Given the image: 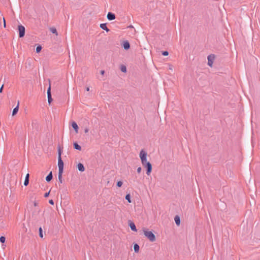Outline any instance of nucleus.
I'll list each match as a JSON object with an SVG mask.
<instances>
[{"label":"nucleus","mask_w":260,"mask_h":260,"mask_svg":"<svg viewBox=\"0 0 260 260\" xmlns=\"http://www.w3.org/2000/svg\"><path fill=\"white\" fill-rule=\"evenodd\" d=\"M215 59V56L213 54L209 55L208 56V64L212 67L214 60Z\"/></svg>","instance_id":"nucleus-5"},{"label":"nucleus","mask_w":260,"mask_h":260,"mask_svg":"<svg viewBox=\"0 0 260 260\" xmlns=\"http://www.w3.org/2000/svg\"><path fill=\"white\" fill-rule=\"evenodd\" d=\"M141 170H142V169H141V167H139V168H137V172H138V173H141Z\"/></svg>","instance_id":"nucleus-28"},{"label":"nucleus","mask_w":260,"mask_h":260,"mask_svg":"<svg viewBox=\"0 0 260 260\" xmlns=\"http://www.w3.org/2000/svg\"><path fill=\"white\" fill-rule=\"evenodd\" d=\"M169 54V52L167 51H164V56H167Z\"/></svg>","instance_id":"nucleus-29"},{"label":"nucleus","mask_w":260,"mask_h":260,"mask_svg":"<svg viewBox=\"0 0 260 260\" xmlns=\"http://www.w3.org/2000/svg\"><path fill=\"white\" fill-rule=\"evenodd\" d=\"M121 71L125 73L126 72V67L125 66H121L120 67Z\"/></svg>","instance_id":"nucleus-20"},{"label":"nucleus","mask_w":260,"mask_h":260,"mask_svg":"<svg viewBox=\"0 0 260 260\" xmlns=\"http://www.w3.org/2000/svg\"><path fill=\"white\" fill-rule=\"evenodd\" d=\"M61 178H62V176H61V177L60 178L59 177V176L58 175V178L60 180V182H61Z\"/></svg>","instance_id":"nucleus-37"},{"label":"nucleus","mask_w":260,"mask_h":260,"mask_svg":"<svg viewBox=\"0 0 260 260\" xmlns=\"http://www.w3.org/2000/svg\"><path fill=\"white\" fill-rule=\"evenodd\" d=\"M39 235H40V237L41 238H43V233H42V229L41 228H39Z\"/></svg>","instance_id":"nucleus-25"},{"label":"nucleus","mask_w":260,"mask_h":260,"mask_svg":"<svg viewBox=\"0 0 260 260\" xmlns=\"http://www.w3.org/2000/svg\"><path fill=\"white\" fill-rule=\"evenodd\" d=\"M58 166L59 169V176L60 178L62 174L63 170V162L61 160V158H58Z\"/></svg>","instance_id":"nucleus-3"},{"label":"nucleus","mask_w":260,"mask_h":260,"mask_svg":"<svg viewBox=\"0 0 260 260\" xmlns=\"http://www.w3.org/2000/svg\"><path fill=\"white\" fill-rule=\"evenodd\" d=\"M18 29L19 31V37L22 38L24 37L25 35V27L22 25H19L18 26Z\"/></svg>","instance_id":"nucleus-4"},{"label":"nucleus","mask_w":260,"mask_h":260,"mask_svg":"<svg viewBox=\"0 0 260 260\" xmlns=\"http://www.w3.org/2000/svg\"><path fill=\"white\" fill-rule=\"evenodd\" d=\"M3 87H4V85H2V86L0 88V93H2L3 92Z\"/></svg>","instance_id":"nucleus-32"},{"label":"nucleus","mask_w":260,"mask_h":260,"mask_svg":"<svg viewBox=\"0 0 260 260\" xmlns=\"http://www.w3.org/2000/svg\"><path fill=\"white\" fill-rule=\"evenodd\" d=\"M77 169H78V170L79 171H81V172H84L85 170V168H84L83 165L81 163H79L77 165Z\"/></svg>","instance_id":"nucleus-10"},{"label":"nucleus","mask_w":260,"mask_h":260,"mask_svg":"<svg viewBox=\"0 0 260 260\" xmlns=\"http://www.w3.org/2000/svg\"><path fill=\"white\" fill-rule=\"evenodd\" d=\"M122 184H123V183H122V181H118V182H117V186L118 187H121V186H122Z\"/></svg>","instance_id":"nucleus-26"},{"label":"nucleus","mask_w":260,"mask_h":260,"mask_svg":"<svg viewBox=\"0 0 260 260\" xmlns=\"http://www.w3.org/2000/svg\"><path fill=\"white\" fill-rule=\"evenodd\" d=\"M49 192H50L49 191L48 192H46V193H45V194H44V197H45V198L49 196Z\"/></svg>","instance_id":"nucleus-34"},{"label":"nucleus","mask_w":260,"mask_h":260,"mask_svg":"<svg viewBox=\"0 0 260 260\" xmlns=\"http://www.w3.org/2000/svg\"><path fill=\"white\" fill-rule=\"evenodd\" d=\"M123 47L126 50L128 49L130 47L129 43L127 41L125 42L123 44Z\"/></svg>","instance_id":"nucleus-15"},{"label":"nucleus","mask_w":260,"mask_h":260,"mask_svg":"<svg viewBox=\"0 0 260 260\" xmlns=\"http://www.w3.org/2000/svg\"><path fill=\"white\" fill-rule=\"evenodd\" d=\"M168 67H169V70H171L172 71H173V66L171 64H168Z\"/></svg>","instance_id":"nucleus-27"},{"label":"nucleus","mask_w":260,"mask_h":260,"mask_svg":"<svg viewBox=\"0 0 260 260\" xmlns=\"http://www.w3.org/2000/svg\"><path fill=\"white\" fill-rule=\"evenodd\" d=\"M139 157L143 166L147 168V174L149 175L152 171V165L151 163L147 160V153L144 150L142 149L140 152Z\"/></svg>","instance_id":"nucleus-1"},{"label":"nucleus","mask_w":260,"mask_h":260,"mask_svg":"<svg viewBox=\"0 0 260 260\" xmlns=\"http://www.w3.org/2000/svg\"><path fill=\"white\" fill-rule=\"evenodd\" d=\"M50 31L53 34H56V36L57 35V30H56V28H55L54 27L51 28H50Z\"/></svg>","instance_id":"nucleus-22"},{"label":"nucleus","mask_w":260,"mask_h":260,"mask_svg":"<svg viewBox=\"0 0 260 260\" xmlns=\"http://www.w3.org/2000/svg\"><path fill=\"white\" fill-rule=\"evenodd\" d=\"M61 149L60 147L58 148V158H61Z\"/></svg>","instance_id":"nucleus-21"},{"label":"nucleus","mask_w":260,"mask_h":260,"mask_svg":"<svg viewBox=\"0 0 260 260\" xmlns=\"http://www.w3.org/2000/svg\"><path fill=\"white\" fill-rule=\"evenodd\" d=\"M47 97H48V102L49 104H50L51 102L52 101V99L51 98V85L49 84V87L47 89Z\"/></svg>","instance_id":"nucleus-6"},{"label":"nucleus","mask_w":260,"mask_h":260,"mask_svg":"<svg viewBox=\"0 0 260 260\" xmlns=\"http://www.w3.org/2000/svg\"><path fill=\"white\" fill-rule=\"evenodd\" d=\"M52 179V173L50 172L46 177V180L48 182L50 181Z\"/></svg>","instance_id":"nucleus-16"},{"label":"nucleus","mask_w":260,"mask_h":260,"mask_svg":"<svg viewBox=\"0 0 260 260\" xmlns=\"http://www.w3.org/2000/svg\"><path fill=\"white\" fill-rule=\"evenodd\" d=\"M3 22H4V27H6V21L4 18H3Z\"/></svg>","instance_id":"nucleus-30"},{"label":"nucleus","mask_w":260,"mask_h":260,"mask_svg":"<svg viewBox=\"0 0 260 260\" xmlns=\"http://www.w3.org/2000/svg\"><path fill=\"white\" fill-rule=\"evenodd\" d=\"M143 231L145 237H146L150 241L153 242L155 240V235L152 232L149 231L146 229H143Z\"/></svg>","instance_id":"nucleus-2"},{"label":"nucleus","mask_w":260,"mask_h":260,"mask_svg":"<svg viewBox=\"0 0 260 260\" xmlns=\"http://www.w3.org/2000/svg\"><path fill=\"white\" fill-rule=\"evenodd\" d=\"M100 27L103 29H104L107 32H109V29L107 27V25H106V23H102L100 24Z\"/></svg>","instance_id":"nucleus-13"},{"label":"nucleus","mask_w":260,"mask_h":260,"mask_svg":"<svg viewBox=\"0 0 260 260\" xmlns=\"http://www.w3.org/2000/svg\"><path fill=\"white\" fill-rule=\"evenodd\" d=\"M19 102H18L17 106L13 109L12 112V116H14L18 111Z\"/></svg>","instance_id":"nucleus-12"},{"label":"nucleus","mask_w":260,"mask_h":260,"mask_svg":"<svg viewBox=\"0 0 260 260\" xmlns=\"http://www.w3.org/2000/svg\"><path fill=\"white\" fill-rule=\"evenodd\" d=\"M42 49V47L41 46H38L36 48V52L37 53H39Z\"/></svg>","instance_id":"nucleus-24"},{"label":"nucleus","mask_w":260,"mask_h":260,"mask_svg":"<svg viewBox=\"0 0 260 260\" xmlns=\"http://www.w3.org/2000/svg\"><path fill=\"white\" fill-rule=\"evenodd\" d=\"M49 203L51 205H54V202H53V200H49Z\"/></svg>","instance_id":"nucleus-31"},{"label":"nucleus","mask_w":260,"mask_h":260,"mask_svg":"<svg viewBox=\"0 0 260 260\" xmlns=\"http://www.w3.org/2000/svg\"><path fill=\"white\" fill-rule=\"evenodd\" d=\"M134 249L136 252H138L139 251V246L137 244H135L134 245Z\"/></svg>","instance_id":"nucleus-18"},{"label":"nucleus","mask_w":260,"mask_h":260,"mask_svg":"<svg viewBox=\"0 0 260 260\" xmlns=\"http://www.w3.org/2000/svg\"><path fill=\"white\" fill-rule=\"evenodd\" d=\"M128 224H129V226L131 229L132 231H133L134 232H137V228L136 227V225H135V223L133 222L129 221Z\"/></svg>","instance_id":"nucleus-7"},{"label":"nucleus","mask_w":260,"mask_h":260,"mask_svg":"<svg viewBox=\"0 0 260 260\" xmlns=\"http://www.w3.org/2000/svg\"><path fill=\"white\" fill-rule=\"evenodd\" d=\"M29 174L27 173L25 176V180L24 182V185L25 186H27L28 184L29 183Z\"/></svg>","instance_id":"nucleus-14"},{"label":"nucleus","mask_w":260,"mask_h":260,"mask_svg":"<svg viewBox=\"0 0 260 260\" xmlns=\"http://www.w3.org/2000/svg\"><path fill=\"white\" fill-rule=\"evenodd\" d=\"M86 90L87 91H89L90 90L89 87H86Z\"/></svg>","instance_id":"nucleus-36"},{"label":"nucleus","mask_w":260,"mask_h":260,"mask_svg":"<svg viewBox=\"0 0 260 260\" xmlns=\"http://www.w3.org/2000/svg\"><path fill=\"white\" fill-rule=\"evenodd\" d=\"M175 222L177 226L180 224V218L178 215H176L174 217Z\"/></svg>","instance_id":"nucleus-11"},{"label":"nucleus","mask_w":260,"mask_h":260,"mask_svg":"<svg viewBox=\"0 0 260 260\" xmlns=\"http://www.w3.org/2000/svg\"><path fill=\"white\" fill-rule=\"evenodd\" d=\"M72 126L74 129L76 134L78 133L79 127L76 122L73 121L72 122Z\"/></svg>","instance_id":"nucleus-8"},{"label":"nucleus","mask_w":260,"mask_h":260,"mask_svg":"<svg viewBox=\"0 0 260 260\" xmlns=\"http://www.w3.org/2000/svg\"><path fill=\"white\" fill-rule=\"evenodd\" d=\"M105 73V71L104 70H102L101 71V74L103 75Z\"/></svg>","instance_id":"nucleus-35"},{"label":"nucleus","mask_w":260,"mask_h":260,"mask_svg":"<svg viewBox=\"0 0 260 260\" xmlns=\"http://www.w3.org/2000/svg\"><path fill=\"white\" fill-rule=\"evenodd\" d=\"M6 241V238L4 236H1L0 237V242L4 243Z\"/></svg>","instance_id":"nucleus-23"},{"label":"nucleus","mask_w":260,"mask_h":260,"mask_svg":"<svg viewBox=\"0 0 260 260\" xmlns=\"http://www.w3.org/2000/svg\"><path fill=\"white\" fill-rule=\"evenodd\" d=\"M107 18L109 20H113L115 19V15L113 13L109 12L107 14Z\"/></svg>","instance_id":"nucleus-9"},{"label":"nucleus","mask_w":260,"mask_h":260,"mask_svg":"<svg viewBox=\"0 0 260 260\" xmlns=\"http://www.w3.org/2000/svg\"><path fill=\"white\" fill-rule=\"evenodd\" d=\"M74 147L75 149H76L77 150H81V146L79 145H78L77 143L75 142L74 143Z\"/></svg>","instance_id":"nucleus-17"},{"label":"nucleus","mask_w":260,"mask_h":260,"mask_svg":"<svg viewBox=\"0 0 260 260\" xmlns=\"http://www.w3.org/2000/svg\"><path fill=\"white\" fill-rule=\"evenodd\" d=\"M34 205H35V206H37V203H34Z\"/></svg>","instance_id":"nucleus-38"},{"label":"nucleus","mask_w":260,"mask_h":260,"mask_svg":"<svg viewBox=\"0 0 260 260\" xmlns=\"http://www.w3.org/2000/svg\"><path fill=\"white\" fill-rule=\"evenodd\" d=\"M88 132H89V129H88V128H85L84 129V132H85V133H88Z\"/></svg>","instance_id":"nucleus-33"},{"label":"nucleus","mask_w":260,"mask_h":260,"mask_svg":"<svg viewBox=\"0 0 260 260\" xmlns=\"http://www.w3.org/2000/svg\"><path fill=\"white\" fill-rule=\"evenodd\" d=\"M125 199L128 201V203H131L132 201L131 200V196L129 194H127L125 196Z\"/></svg>","instance_id":"nucleus-19"}]
</instances>
